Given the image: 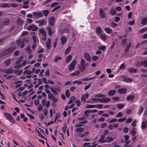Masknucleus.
<instances>
[{"label": "nucleus", "mask_w": 147, "mask_h": 147, "mask_svg": "<svg viewBox=\"0 0 147 147\" xmlns=\"http://www.w3.org/2000/svg\"><path fill=\"white\" fill-rule=\"evenodd\" d=\"M88 65V63H86L85 60L83 59H82L80 60V66L79 67V68L80 71L82 72L85 70Z\"/></svg>", "instance_id": "obj_1"}, {"label": "nucleus", "mask_w": 147, "mask_h": 147, "mask_svg": "<svg viewBox=\"0 0 147 147\" xmlns=\"http://www.w3.org/2000/svg\"><path fill=\"white\" fill-rule=\"evenodd\" d=\"M77 63V61L76 60H73L72 62L68 65V68L69 71H72L75 67Z\"/></svg>", "instance_id": "obj_2"}, {"label": "nucleus", "mask_w": 147, "mask_h": 147, "mask_svg": "<svg viewBox=\"0 0 147 147\" xmlns=\"http://www.w3.org/2000/svg\"><path fill=\"white\" fill-rule=\"evenodd\" d=\"M5 117L10 122L12 123H14L15 121L13 119L12 116L9 114L4 113H3Z\"/></svg>", "instance_id": "obj_3"}, {"label": "nucleus", "mask_w": 147, "mask_h": 147, "mask_svg": "<svg viewBox=\"0 0 147 147\" xmlns=\"http://www.w3.org/2000/svg\"><path fill=\"white\" fill-rule=\"evenodd\" d=\"M82 125L83 124H78L76 125L75 127H76V131L77 132L82 133L84 131V128L81 127H79V126Z\"/></svg>", "instance_id": "obj_4"}, {"label": "nucleus", "mask_w": 147, "mask_h": 147, "mask_svg": "<svg viewBox=\"0 0 147 147\" xmlns=\"http://www.w3.org/2000/svg\"><path fill=\"white\" fill-rule=\"evenodd\" d=\"M84 57L87 61H90L91 60V57L90 54L87 52H85L84 54Z\"/></svg>", "instance_id": "obj_5"}, {"label": "nucleus", "mask_w": 147, "mask_h": 147, "mask_svg": "<svg viewBox=\"0 0 147 147\" xmlns=\"http://www.w3.org/2000/svg\"><path fill=\"white\" fill-rule=\"evenodd\" d=\"M35 22L36 23L38 24L39 26H44L47 24V22L43 20L36 21Z\"/></svg>", "instance_id": "obj_6"}, {"label": "nucleus", "mask_w": 147, "mask_h": 147, "mask_svg": "<svg viewBox=\"0 0 147 147\" xmlns=\"http://www.w3.org/2000/svg\"><path fill=\"white\" fill-rule=\"evenodd\" d=\"M24 41L23 39L18 40L17 41V44L19 46H20L21 48H22L24 47Z\"/></svg>", "instance_id": "obj_7"}, {"label": "nucleus", "mask_w": 147, "mask_h": 147, "mask_svg": "<svg viewBox=\"0 0 147 147\" xmlns=\"http://www.w3.org/2000/svg\"><path fill=\"white\" fill-rule=\"evenodd\" d=\"M33 15L35 18H38L42 17L43 13L40 12H34L33 13Z\"/></svg>", "instance_id": "obj_8"}, {"label": "nucleus", "mask_w": 147, "mask_h": 147, "mask_svg": "<svg viewBox=\"0 0 147 147\" xmlns=\"http://www.w3.org/2000/svg\"><path fill=\"white\" fill-rule=\"evenodd\" d=\"M55 22V18L53 17H51L49 18L48 20V23L51 26L54 25Z\"/></svg>", "instance_id": "obj_9"}, {"label": "nucleus", "mask_w": 147, "mask_h": 147, "mask_svg": "<svg viewBox=\"0 0 147 147\" xmlns=\"http://www.w3.org/2000/svg\"><path fill=\"white\" fill-rule=\"evenodd\" d=\"M38 28L34 25H32L28 26L27 29L28 30H32L33 31H36L37 30Z\"/></svg>", "instance_id": "obj_10"}, {"label": "nucleus", "mask_w": 147, "mask_h": 147, "mask_svg": "<svg viewBox=\"0 0 147 147\" xmlns=\"http://www.w3.org/2000/svg\"><path fill=\"white\" fill-rule=\"evenodd\" d=\"M113 140V139L112 137H107L105 140L101 141V143H103L106 142L110 143Z\"/></svg>", "instance_id": "obj_11"}, {"label": "nucleus", "mask_w": 147, "mask_h": 147, "mask_svg": "<svg viewBox=\"0 0 147 147\" xmlns=\"http://www.w3.org/2000/svg\"><path fill=\"white\" fill-rule=\"evenodd\" d=\"M100 17L102 18H104L105 17V13L102 9L100 8L99 10Z\"/></svg>", "instance_id": "obj_12"}, {"label": "nucleus", "mask_w": 147, "mask_h": 147, "mask_svg": "<svg viewBox=\"0 0 147 147\" xmlns=\"http://www.w3.org/2000/svg\"><path fill=\"white\" fill-rule=\"evenodd\" d=\"M89 96V94L86 93L82 95L81 100L82 101H83L84 102H85L86 99L88 98Z\"/></svg>", "instance_id": "obj_13"}, {"label": "nucleus", "mask_w": 147, "mask_h": 147, "mask_svg": "<svg viewBox=\"0 0 147 147\" xmlns=\"http://www.w3.org/2000/svg\"><path fill=\"white\" fill-rule=\"evenodd\" d=\"M79 122L81 124L85 123H87V121L85 119L83 118H79L78 119Z\"/></svg>", "instance_id": "obj_14"}, {"label": "nucleus", "mask_w": 147, "mask_h": 147, "mask_svg": "<svg viewBox=\"0 0 147 147\" xmlns=\"http://www.w3.org/2000/svg\"><path fill=\"white\" fill-rule=\"evenodd\" d=\"M51 45V39L50 38H49L47 39L46 45L47 48L48 49H49L50 48Z\"/></svg>", "instance_id": "obj_15"}, {"label": "nucleus", "mask_w": 147, "mask_h": 147, "mask_svg": "<svg viewBox=\"0 0 147 147\" xmlns=\"http://www.w3.org/2000/svg\"><path fill=\"white\" fill-rule=\"evenodd\" d=\"M99 100L102 102H106L109 101L110 99L109 98H106L100 99Z\"/></svg>", "instance_id": "obj_16"}, {"label": "nucleus", "mask_w": 147, "mask_h": 147, "mask_svg": "<svg viewBox=\"0 0 147 147\" xmlns=\"http://www.w3.org/2000/svg\"><path fill=\"white\" fill-rule=\"evenodd\" d=\"M107 35L105 34H102L100 35V38L103 41L105 42L106 40Z\"/></svg>", "instance_id": "obj_17"}, {"label": "nucleus", "mask_w": 147, "mask_h": 147, "mask_svg": "<svg viewBox=\"0 0 147 147\" xmlns=\"http://www.w3.org/2000/svg\"><path fill=\"white\" fill-rule=\"evenodd\" d=\"M39 32L40 34H41L43 35H47L46 32L45 30L44 29L42 28H40V29L39 30Z\"/></svg>", "instance_id": "obj_18"}, {"label": "nucleus", "mask_w": 147, "mask_h": 147, "mask_svg": "<svg viewBox=\"0 0 147 147\" xmlns=\"http://www.w3.org/2000/svg\"><path fill=\"white\" fill-rule=\"evenodd\" d=\"M128 71L131 73H135L136 72V69L132 67H129L128 68Z\"/></svg>", "instance_id": "obj_19"}, {"label": "nucleus", "mask_w": 147, "mask_h": 147, "mask_svg": "<svg viewBox=\"0 0 147 147\" xmlns=\"http://www.w3.org/2000/svg\"><path fill=\"white\" fill-rule=\"evenodd\" d=\"M3 71L6 73L9 74L12 73L13 70L11 69H8L4 70Z\"/></svg>", "instance_id": "obj_20"}, {"label": "nucleus", "mask_w": 147, "mask_h": 147, "mask_svg": "<svg viewBox=\"0 0 147 147\" xmlns=\"http://www.w3.org/2000/svg\"><path fill=\"white\" fill-rule=\"evenodd\" d=\"M61 40L62 44H64L67 41V38L65 36H63L61 38Z\"/></svg>", "instance_id": "obj_21"}, {"label": "nucleus", "mask_w": 147, "mask_h": 147, "mask_svg": "<svg viewBox=\"0 0 147 147\" xmlns=\"http://www.w3.org/2000/svg\"><path fill=\"white\" fill-rule=\"evenodd\" d=\"M147 122L145 121H143L142 122L141 128L142 129H144L146 127V124Z\"/></svg>", "instance_id": "obj_22"}, {"label": "nucleus", "mask_w": 147, "mask_h": 147, "mask_svg": "<svg viewBox=\"0 0 147 147\" xmlns=\"http://www.w3.org/2000/svg\"><path fill=\"white\" fill-rule=\"evenodd\" d=\"M127 91V90L125 88H122L119 89L118 90V92L120 94L125 93Z\"/></svg>", "instance_id": "obj_23"}, {"label": "nucleus", "mask_w": 147, "mask_h": 147, "mask_svg": "<svg viewBox=\"0 0 147 147\" xmlns=\"http://www.w3.org/2000/svg\"><path fill=\"white\" fill-rule=\"evenodd\" d=\"M141 24L144 26L147 24V18H143L141 21Z\"/></svg>", "instance_id": "obj_24"}, {"label": "nucleus", "mask_w": 147, "mask_h": 147, "mask_svg": "<svg viewBox=\"0 0 147 147\" xmlns=\"http://www.w3.org/2000/svg\"><path fill=\"white\" fill-rule=\"evenodd\" d=\"M72 58V56L71 55H69L66 57V62L67 63H69L71 60Z\"/></svg>", "instance_id": "obj_25"}, {"label": "nucleus", "mask_w": 147, "mask_h": 147, "mask_svg": "<svg viewBox=\"0 0 147 147\" xmlns=\"http://www.w3.org/2000/svg\"><path fill=\"white\" fill-rule=\"evenodd\" d=\"M96 32L97 34H99L102 33V29L100 27H98L96 29Z\"/></svg>", "instance_id": "obj_26"}, {"label": "nucleus", "mask_w": 147, "mask_h": 147, "mask_svg": "<svg viewBox=\"0 0 147 147\" xmlns=\"http://www.w3.org/2000/svg\"><path fill=\"white\" fill-rule=\"evenodd\" d=\"M0 6L3 7H9L10 6L9 5L6 3H2L0 4Z\"/></svg>", "instance_id": "obj_27"}, {"label": "nucleus", "mask_w": 147, "mask_h": 147, "mask_svg": "<svg viewBox=\"0 0 147 147\" xmlns=\"http://www.w3.org/2000/svg\"><path fill=\"white\" fill-rule=\"evenodd\" d=\"M17 23L18 25H22L24 23V21L20 18H18L17 21Z\"/></svg>", "instance_id": "obj_28"}, {"label": "nucleus", "mask_w": 147, "mask_h": 147, "mask_svg": "<svg viewBox=\"0 0 147 147\" xmlns=\"http://www.w3.org/2000/svg\"><path fill=\"white\" fill-rule=\"evenodd\" d=\"M104 30L107 33H111L112 31V29L109 28H105Z\"/></svg>", "instance_id": "obj_29"}, {"label": "nucleus", "mask_w": 147, "mask_h": 147, "mask_svg": "<svg viewBox=\"0 0 147 147\" xmlns=\"http://www.w3.org/2000/svg\"><path fill=\"white\" fill-rule=\"evenodd\" d=\"M62 59V57L58 55H56L55 58L54 59V61L56 62H57V61Z\"/></svg>", "instance_id": "obj_30"}, {"label": "nucleus", "mask_w": 147, "mask_h": 147, "mask_svg": "<svg viewBox=\"0 0 147 147\" xmlns=\"http://www.w3.org/2000/svg\"><path fill=\"white\" fill-rule=\"evenodd\" d=\"M124 105L122 103H119L117 104V108L119 109H121L123 108Z\"/></svg>", "instance_id": "obj_31"}, {"label": "nucleus", "mask_w": 147, "mask_h": 147, "mask_svg": "<svg viewBox=\"0 0 147 147\" xmlns=\"http://www.w3.org/2000/svg\"><path fill=\"white\" fill-rule=\"evenodd\" d=\"M136 129L135 127H134L132 130L131 131V132L132 135L133 136H134L136 134Z\"/></svg>", "instance_id": "obj_32"}, {"label": "nucleus", "mask_w": 147, "mask_h": 147, "mask_svg": "<svg viewBox=\"0 0 147 147\" xmlns=\"http://www.w3.org/2000/svg\"><path fill=\"white\" fill-rule=\"evenodd\" d=\"M134 95H128L127 98V99L128 100H131L134 99Z\"/></svg>", "instance_id": "obj_33"}, {"label": "nucleus", "mask_w": 147, "mask_h": 147, "mask_svg": "<svg viewBox=\"0 0 147 147\" xmlns=\"http://www.w3.org/2000/svg\"><path fill=\"white\" fill-rule=\"evenodd\" d=\"M115 93V91L114 90L110 91L108 93L109 96H112L114 95Z\"/></svg>", "instance_id": "obj_34"}, {"label": "nucleus", "mask_w": 147, "mask_h": 147, "mask_svg": "<svg viewBox=\"0 0 147 147\" xmlns=\"http://www.w3.org/2000/svg\"><path fill=\"white\" fill-rule=\"evenodd\" d=\"M82 81L81 79L74 81V84L77 83L78 84H80L82 83Z\"/></svg>", "instance_id": "obj_35"}, {"label": "nucleus", "mask_w": 147, "mask_h": 147, "mask_svg": "<svg viewBox=\"0 0 147 147\" xmlns=\"http://www.w3.org/2000/svg\"><path fill=\"white\" fill-rule=\"evenodd\" d=\"M47 29L48 30V34L49 35L51 36L53 33V32L51 30V28L50 27H49L47 28Z\"/></svg>", "instance_id": "obj_36"}, {"label": "nucleus", "mask_w": 147, "mask_h": 147, "mask_svg": "<svg viewBox=\"0 0 147 147\" xmlns=\"http://www.w3.org/2000/svg\"><path fill=\"white\" fill-rule=\"evenodd\" d=\"M23 58L24 57H20L17 60L16 62V63L17 64L20 63L22 61V60Z\"/></svg>", "instance_id": "obj_37"}, {"label": "nucleus", "mask_w": 147, "mask_h": 147, "mask_svg": "<svg viewBox=\"0 0 147 147\" xmlns=\"http://www.w3.org/2000/svg\"><path fill=\"white\" fill-rule=\"evenodd\" d=\"M80 73V71L79 70H77L74 72L71 73L70 75L72 76H75L78 74Z\"/></svg>", "instance_id": "obj_38"}, {"label": "nucleus", "mask_w": 147, "mask_h": 147, "mask_svg": "<svg viewBox=\"0 0 147 147\" xmlns=\"http://www.w3.org/2000/svg\"><path fill=\"white\" fill-rule=\"evenodd\" d=\"M116 11L114 9H111L109 11L110 14L112 15H114L116 13Z\"/></svg>", "instance_id": "obj_39"}, {"label": "nucleus", "mask_w": 147, "mask_h": 147, "mask_svg": "<svg viewBox=\"0 0 147 147\" xmlns=\"http://www.w3.org/2000/svg\"><path fill=\"white\" fill-rule=\"evenodd\" d=\"M106 46H105L102 45L99 46L98 47V49L99 50H101L102 51L105 50L106 49Z\"/></svg>", "instance_id": "obj_40"}, {"label": "nucleus", "mask_w": 147, "mask_h": 147, "mask_svg": "<svg viewBox=\"0 0 147 147\" xmlns=\"http://www.w3.org/2000/svg\"><path fill=\"white\" fill-rule=\"evenodd\" d=\"M71 49V47H69L67 49L65 52V54L67 55L70 52Z\"/></svg>", "instance_id": "obj_41"}, {"label": "nucleus", "mask_w": 147, "mask_h": 147, "mask_svg": "<svg viewBox=\"0 0 147 147\" xmlns=\"http://www.w3.org/2000/svg\"><path fill=\"white\" fill-rule=\"evenodd\" d=\"M132 80L130 78H126L123 80V81L127 82H129L132 81Z\"/></svg>", "instance_id": "obj_42"}, {"label": "nucleus", "mask_w": 147, "mask_h": 147, "mask_svg": "<svg viewBox=\"0 0 147 147\" xmlns=\"http://www.w3.org/2000/svg\"><path fill=\"white\" fill-rule=\"evenodd\" d=\"M131 45V44L129 43L127 45L126 48L124 51L125 52H127L129 51L130 47Z\"/></svg>", "instance_id": "obj_43"}, {"label": "nucleus", "mask_w": 147, "mask_h": 147, "mask_svg": "<svg viewBox=\"0 0 147 147\" xmlns=\"http://www.w3.org/2000/svg\"><path fill=\"white\" fill-rule=\"evenodd\" d=\"M90 113V109L84 112V114L85 115V117H88L89 116L88 114Z\"/></svg>", "instance_id": "obj_44"}, {"label": "nucleus", "mask_w": 147, "mask_h": 147, "mask_svg": "<svg viewBox=\"0 0 147 147\" xmlns=\"http://www.w3.org/2000/svg\"><path fill=\"white\" fill-rule=\"evenodd\" d=\"M24 74H25L31 75L32 74V72L31 71L26 70L24 71Z\"/></svg>", "instance_id": "obj_45"}, {"label": "nucleus", "mask_w": 147, "mask_h": 147, "mask_svg": "<svg viewBox=\"0 0 147 147\" xmlns=\"http://www.w3.org/2000/svg\"><path fill=\"white\" fill-rule=\"evenodd\" d=\"M86 108L87 109H92L95 108V105H89L86 106Z\"/></svg>", "instance_id": "obj_46"}, {"label": "nucleus", "mask_w": 147, "mask_h": 147, "mask_svg": "<svg viewBox=\"0 0 147 147\" xmlns=\"http://www.w3.org/2000/svg\"><path fill=\"white\" fill-rule=\"evenodd\" d=\"M50 89L54 94H57V92L55 89L52 87L50 88Z\"/></svg>", "instance_id": "obj_47"}, {"label": "nucleus", "mask_w": 147, "mask_h": 147, "mask_svg": "<svg viewBox=\"0 0 147 147\" xmlns=\"http://www.w3.org/2000/svg\"><path fill=\"white\" fill-rule=\"evenodd\" d=\"M142 64L144 67L147 68V61H143L142 62Z\"/></svg>", "instance_id": "obj_48"}, {"label": "nucleus", "mask_w": 147, "mask_h": 147, "mask_svg": "<svg viewBox=\"0 0 147 147\" xmlns=\"http://www.w3.org/2000/svg\"><path fill=\"white\" fill-rule=\"evenodd\" d=\"M103 107V105L102 104H97L95 105V108L98 109H101Z\"/></svg>", "instance_id": "obj_49"}, {"label": "nucleus", "mask_w": 147, "mask_h": 147, "mask_svg": "<svg viewBox=\"0 0 147 147\" xmlns=\"http://www.w3.org/2000/svg\"><path fill=\"white\" fill-rule=\"evenodd\" d=\"M105 138V135H102L101 136L100 139L98 140V142L101 143V141L104 140V139Z\"/></svg>", "instance_id": "obj_50"}, {"label": "nucleus", "mask_w": 147, "mask_h": 147, "mask_svg": "<svg viewBox=\"0 0 147 147\" xmlns=\"http://www.w3.org/2000/svg\"><path fill=\"white\" fill-rule=\"evenodd\" d=\"M92 60L93 61H95L97 60L98 59V57L96 56H94L92 57Z\"/></svg>", "instance_id": "obj_51"}, {"label": "nucleus", "mask_w": 147, "mask_h": 147, "mask_svg": "<svg viewBox=\"0 0 147 147\" xmlns=\"http://www.w3.org/2000/svg\"><path fill=\"white\" fill-rule=\"evenodd\" d=\"M105 96L104 94H98L95 95V97H99V98H102L105 97Z\"/></svg>", "instance_id": "obj_52"}, {"label": "nucleus", "mask_w": 147, "mask_h": 147, "mask_svg": "<svg viewBox=\"0 0 147 147\" xmlns=\"http://www.w3.org/2000/svg\"><path fill=\"white\" fill-rule=\"evenodd\" d=\"M143 108L141 107L139 110V112L138 113V114L140 115V114L143 111Z\"/></svg>", "instance_id": "obj_53"}, {"label": "nucleus", "mask_w": 147, "mask_h": 147, "mask_svg": "<svg viewBox=\"0 0 147 147\" xmlns=\"http://www.w3.org/2000/svg\"><path fill=\"white\" fill-rule=\"evenodd\" d=\"M9 23V20H5L4 21L3 24H2L3 26H6V25H7Z\"/></svg>", "instance_id": "obj_54"}, {"label": "nucleus", "mask_w": 147, "mask_h": 147, "mask_svg": "<svg viewBox=\"0 0 147 147\" xmlns=\"http://www.w3.org/2000/svg\"><path fill=\"white\" fill-rule=\"evenodd\" d=\"M16 49V48L14 47H11L9 49L7 50L6 51V52L7 53V51H9L10 52Z\"/></svg>", "instance_id": "obj_55"}, {"label": "nucleus", "mask_w": 147, "mask_h": 147, "mask_svg": "<svg viewBox=\"0 0 147 147\" xmlns=\"http://www.w3.org/2000/svg\"><path fill=\"white\" fill-rule=\"evenodd\" d=\"M54 96L53 94H49L48 95V97L51 100L52 98H53Z\"/></svg>", "instance_id": "obj_56"}, {"label": "nucleus", "mask_w": 147, "mask_h": 147, "mask_svg": "<svg viewBox=\"0 0 147 147\" xmlns=\"http://www.w3.org/2000/svg\"><path fill=\"white\" fill-rule=\"evenodd\" d=\"M50 105V101L49 100L46 101V104H45V106L47 108H49Z\"/></svg>", "instance_id": "obj_57"}, {"label": "nucleus", "mask_w": 147, "mask_h": 147, "mask_svg": "<svg viewBox=\"0 0 147 147\" xmlns=\"http://www.w3.org/2000/svg\"><path fill=\"white\" fill-rule=\"evenodd\" d=\"M123 115V114L121 112H119L117 115L115 116L117 117H121Z\"/></svg>", "instance_id": "obj_58"}, {"label": "nucleus", "mask_w": 147, "mask_h": 147, "mask_svg": "<svg viewBox=\"0 0 147 147\" xmlns=\"http://www.w3.org/2000/svg\"><path fill=\"white\" fill-rule=\"evenodd\" d=\"M145 31H146V27L142 28L141 29L139 30V31L140 32H144Z\"/></svg>", "instance_id": "obj_59"}, {"label": "nucleus", "mask_w": 147, "mask_h": 147, "mask_svg": "<svg viewBox=\"0 0 147 147\" xmlns=\"http://www.w3.org/2000/svg\"><path fill=\"white\" fill-rule=\"evenodd\" d=\"M15 72L17 73V75H20L22 73V70H20L19 71L18 70H16Z\"/></svg>", "instance_id": "obj_60"}, {"label": "nucleus", "mask_w": 147, "mask_h": 147, "mask_svg": "<svg viewBox=\"0 0 147 147\" xmlns=\"http://www.w3.org/2000/svg\"><path fill=\"white\" fill-rule=\"evenodd\" d=\"M44 15L45 16H47L49 13V11L48 10H44L43 11Z\"/></svg>", "instance_id": "obj_61"}, {"label": "nucleus", "mask_w": 147, "mask_h": 147, "mask_svg": "<svg viewBox=\"0 0 147 147\" xmlns=\"http://www.w3.org/2000/svg\"><path fill=\"white\" fill-rule=\"evenodd\" d=\"M32 38L34 42L36 43V42L37 40L38 39L37 37L35 35H33L32 36Z\"/></svg>", "instance_id": "obj_62"}, {"label": "nucleus", "mask_w": 147, "mask_h": 147, "mask_svg": "<svg viewBox=\"0 0 147 147\" xmlns=\"http://www.w3.org/2000/svg\"><path fill=\"white\" fill-rule=\"evenodd\" d=\"M66 96L67 98H68L70 96L69 91L68 90H67L66 91Z\"/></svg>", "instance_id": "obj_63"}, {"label": "nucleus", "mask_w": 147, "mask_h": 147, "mask_svg": "<svg viewBox=\"0 0 147 147\" xmlns=\"http://www.w3.org/2000/svg\"><path fill=\"white\" fill-rule=\"evenodd\" d=\"M42 81L44 83L48 84V83L47 82V79L45 78H42Z\"/></svg>", "instance_id": "obj_64"}]
</instances>
